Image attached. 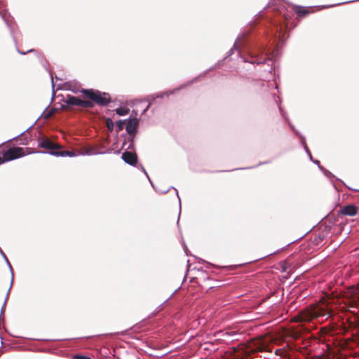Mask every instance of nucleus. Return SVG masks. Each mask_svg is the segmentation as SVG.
Masks as SVG:
<instances>
[{
  "mask_svg": "<svg viewBox=\"0 0 359 359\" xmlns=\"http://www.w3.org/2000/svg\"><path fill=\"white\" fill-rule=\"evenodd\" d=\"M330 312L324 302L314 305L302 311L299 314L300 320L310 321L313 319H327Z\"/></svg>",
  "mask_w": 359,
  "mask_h": 359,
  "instance_id": "nucleus-1",
  "label": "nucleus"
},
{
  "mask_svg": "<svg viewBox=\"0 0 359 359\" xmlns=\"http://www.w3.org/2000/svg\"><path fill=\"white\" fill-rule=\"evenodd\" d=\"M83 93L86 96L101 105H106L110 101L109 95L104 93L93 90H83Z\"/></svg>",
  "mask_w": 359,
  "mask_h": 359,
  "instance_id": "nucleus-2",
  "label": "nucleus"
},
{
  "mask_svg": "<svg viewBox=\"0 0 359 359\" xmlns=\"http://www.w3.org/2000/svg\"><path fill=\"white\" fill-rule=\"evenodd\" d=\"M25 152L22 147H12L9 148L2 155V162H7L13 161L25 155Z\"/></svg>",
  "mask_w": 359,
  "mask_h": 359,
  "instance_id": "nucleus-3",
  "label": "nucleus"
},
{
  "mask_svg": "<svg viewBox=\"0 0 359 359\" xmlns=\"http://www.w3.org/2000/svg\"><path fill=\"white\" fill-rule=\"evenodd\" d=\"M66 102L68 105L73 106H82V107H91L92 104L90 101H85L79 97L68 95L67 97Z\"/></svg>",
  "mask_w": 359,
  "mask_h": 359,
  "instance_id": "nucleus-4",
  "label": "nucleus"
},
{
  "mask_svg": "<svg viewBox=\"0 0 359 359\" xmlns=\"http://www.w3.org/2000/svg\"><path fill=\"white\" fill-rule=\"evenodd\" d=\"M122 158L126 163L132 165H135L137 162L136 154L130 151L124 152L122 154Z\"/></svg>",
  "mask_w": 359,
  "mask_h": 359,
  "instance_id": "nucleus-5",
  "label": "nucleus"
},
{
  "mask_svg": "<svg viewBox=\"0 0 359 359\" xmlns=\"http://www.w3.org/2000/svg\"><path fill=\"white\" fill-rule=\"evenodd\" d=\"M341 212L344 215L354 216L357 213V210L354 205H347L341 210Z\"/></svg>",
  "mask_w": 359,
  "mask_h": 359,
  "instance_id": "nucleus-6",
  "label": "nucleus"
},
{
  "mask_svg": "<svg viewBox=\"0 0 359 359\" xmlns=\"http://www.w3.org/2000/svg\"><path fill=\"white\" fill-rule=\"evenodd\" d=\"M137 124V121L135 118L129 119L126 122V131L132 134L135 132L136 126Z\"/></svg>",
  "mask_w": 359,
  "mask_h": 359,
  "instance_id": "nucleus-7",
  "label": "nucleus"
},
{
  "mask_svg": "<svg viewBox=\"0 0 359 359\" xmlns=\"http://www.w3.org/2000/svg\"><path fill=\"white\" fill-rule=\"evenodd\" d=\"M40 147L42 148H45L47 149L53 150L55 149L59 148L60 147L57 144H55L51 142L49 140H44L41 141L39 144Z\"/></svg>",
  "mask_w": 359,
  "mask_h": 359,
  "instance_id": "nucleus-8",
  "label": "nucleus"
},
{
  "mask_svg": "<svg viewBox=\"0 0 359 359\" xmlns=\"http://www.w3.org/2000/svg\"><path fill=\"white\" fill-rule=\"evenodd\" d=\"M49 154L50 155H53V156H70V157H73V156H75L76 154L74 153V152H72V151H50Z\"/></svg>",
  "mask_w": 359,
  "mask_h": 359,
  "instance_id": "nucleus-9",
  "label": "nucleus"
},
{
  "mask_svg": "<svg viewBox=\"0 0 359 359\" xmlns=\"http://www.w3.org/2000/svg\"><path fill=\"white\" fill-rule=\"evenodd\" d=\"M130 110L127 107H119L116 109V113L120 116H125L129 113Z\"/></svg>",
  "mask_w": 359,
  "mask_h": 359,
  "instance_id": "nucleus-10",
  "label": "nucleus"
},
{
  "mask_svg": "<svg viewBox=\"0 0 359 359\" xmlns=\"http://www.w3.org/2000/svg\"><path fill=\"white\" fill-rule=\"evenodd\" d=\"M100 154L99 152H97L95 151V149L90 148L89 149H86L85 151L82 152V153H80L79 154L81 155H88V156H90V155H95V154Z\"/></svg>",
  "mask_w": 359,
  "mask_h": 359,
  "instance_id": "nucleus-11",
  "label": "nucleus"
},
{
  "mask_svg": "<svg viewBox=\"0 0 359 359\" xmlns=\"http://www.w3.org/2000/svg\"><path fill=\"white\" fill-rule=\"evenodd\" d=\"M106 124H107V126L108 128V129L109 130H112L113 128H114V121L111 118H107L106 120Z\"/></svg>",
  "mask_w": 359,
  "mask_h": 359,
  "instance_id": "nucleus-12",
  "label": "nucleus"
},
{
  "mask_svg": "<svg viewBox=\"0 0 359 359\" xmlns=\"http://www.w3.org/2000/svg\"><path fill=\"white\" fill-rule=\"evenodd\" d=\"M125 123H126V121H116V126L118 127V131L123 130Z\"/></svg>",
  "mask_w": 359,
  "mask_h": 359,
  "instance_id": "nucleus-13",
  "label": "nucleus"
},
{
  "mask_svg": "<svg viewBox=\"0 0 359 359\" xmlns=\"http://www.w3.org/2000/svg\"><path fill=\"white\" fill-rule=\"evenodd\" d=\"M74 359H91L90 357L84 355H74Z\"/></svg>",
  "mask_w": 359,
  "mask_h": 359,
  "instance_id": "nucleus-14",
  "label": "nucleus"
},
{
  "mask_svg": "<svg viewBox=\"0 0 359 359\" xmlns=\"http://www.w3.org/2000/svg\"><path fill=\"white\" fill-rule=\"evenodd\" d=\"M53 111H50L46 115H45V118H48L53 114Z\"/></svg>",
  "mask_w": 359,
  "mask_h": 359,
  "instance_id": "nucleus-15",
  "label": "nucleus"
},
{
  "mask_svg": "<svg viewBox=\"0 0 359 359\" xmlns=\"http://www.w3.org/2000/svg\"><path fill=\"white\" fill-rule=\"evenodd\" d=\"M299 13H302L303 15H304L306 14V11H299Z\"/></svg>",
  "mask_w": 359,
  "mask_h": 359,
  "instance_id": "nucleus-16",
  "label": "nucleus"
},
{
  "mask_svg": "<svg viewBox=\"0 0 359 359\" xmlns=\"http://www.w3.org/2000/svg\"><path fill=\"white\" fill-rule=\"evenodd\" d=\"M306 151H307L308 154L309 155L310 158L311 159L312 158L311 154L310 151L308 150V149H306Z\"/></svg>",
  "mask_w": 359,
  "mask_h": 359,
  "instance_id": "nucleus-17",
  "label": "nucleus"
},
{
  "mask_svg": "<svg viewBox=\"0 0 359 359\" xmlns=\"http://www.w3.org/2000/svg\"><path fill=\"white\" fill-rule=\"evenodd\" d=\"M351 290H352V292H355L357 290L355 288H352Z\"/></svg>",
  "mask_w": 359,
  "mask_h": 359,
  "instance_id": "nucleus-18",
  "label": "nucleus"
}]
</instances>
